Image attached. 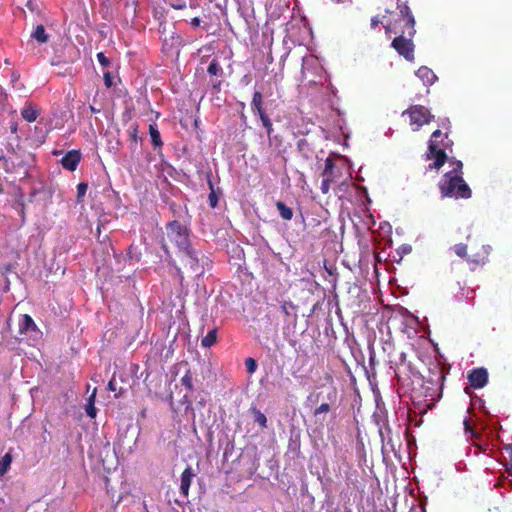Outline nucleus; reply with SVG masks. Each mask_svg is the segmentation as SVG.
<instances>
[{
  "label": "nucleus",
  "mask_w": 512,
  "mask_h": 512,
  "mask_svg": "<svg viewBox=\"0 0 512 512\" xmlns=\"http://www.w3.org/2000/svg\"><path fill=\"white\" fill-rule=\"evenodd\" d=\"M209 201H210V205H211L212 207H215V206H216V204H217V197L214 195V193H211V194L209 195Z\"/></svg>",
  "instance_id": "25"
},
{
  "label": "nucleus",
  "mask_w": 512,
  "mask_h": 512,
  "mask_svg": "<svg viewBox=\"0 0 512 512\" xmlns=\"http://www.w3.org/2000/svg\"><path fill=\"white\" fill-rule=\"evenodd\" d=\"M105 83L108 87L111 85V80L108 75H105Z\"/></svg>",
  "instance_id": "29"
},
{
  "label": "nucleus",
  "mask_w": 512,
  "mask_h": 512,
  "mask_svg": "<svg viewBox=\"0 0 512 512\" xmlns=\"http://www.w3.org/2000/svg\"><path fill=\"white\" fill-rule=\"evenodd\" d=\"M97 60L102 66H107L109 64L108 58L102 52L97 54Z\"/></svg>",
  "instance_id": "21"
},
{
  "label": "nucleus",
  "mask_w": 512,
  "mask_h": 512,
  "mask_svg": "<svg viewBox=\"0 0 512 512\" xmlns=\"http://www.w3.org/2000/svg\"><path fill=\"white\" fill-rule=\"evenodd\" d=\"M131 137L134 141H137V134H136V129L133 130L132 134H131Z\"/></svg>",
  "instance_id": "30"
},
{
  "label": "nucleus",
  "mask_w": 512,
  "mask_h": 512,
  "mask_svg": "<svg viewBox=\"0 0 512 512\" xmlns=\"http://www.w3.org/2000/svg\"><path fill=\"white\" fill-rule=\"evenodd\" d=\"M167 2L169 3V5L172 8L178 9V10L184 9L187 6L186 0H167Z\"/></svg>",
  "instance_id": "19"
},
{
  "label": "nucleus",
  "mask_w": 512,
  "mask_h": 512,
  "mask_svg": "<svg viewBox=\"0 0 512 512\" xmlns=\"http://www.w3.org/2000/svg\"><path fill=\"white\" fill-rule=\"evenodd\" d=\"M90 109H91V111H92L93 113H98V112H100V109H96L94 106H91V107H90Z\"/></svg>",
  "instance_id": "31"
},
{
  "label": "nucleus",
  "mask_w": 512,
  "mask_h": 512,
  "mask_svg": "<svg viewBox=\"0 0 512 512\" xmlns=\"http://www.w3.org/2000/svg\"><path fill=\"white\" fill-rule=\"evenodd\" d=\"M181 384L185 386L188 390L193 389L192 384V377L189 372H187L182 378H181Z\"/></svg>",
  "instance_id": "20"
},
{
  "label": "nucleus",
  "mask_w": 512,
  "mask_h": 512,
  "mask_svg": "<svg viewBox=\"0 0 512 512\" xmlns=\"http://www.w3.org/2000/svg\"><path fill=\"white\" fill-rule=\"evenodd\" d=\"M166 235L168 239L175 244L179 253H183L192 248L190 243V230L186 225L173 220L166 224Z\"/></svg>",
  "instance_id": "1"
},
{
  "label": "nucleus",
  "mask_w": 512,
  "mask_h": 512,
  "mask_svg": "<svg viewBox=\"0 0 512 512\" xmlns=\"http://www.w3.org/2000/svg\"><path fill=\"white\" fill-rule=\"evenodd\" d=\"M195 473L191 467H187L181 475L180 491L184 496H188L192 478Z\"/></svg>",
  "instance_id": "5"
},
{
  "label": "nucleus",
  "mask_w": 512,
  "mask_h": 512,
  "mask_svg": "<svg viewBox=\"0 0 512 512\" xmlns=\"http://www.w3.org/2000/svg\"><path fill=\"white\" fill-rule=\"evenodd\" d=\"M245 367L248 373L252 374L257 369V363L253 358L245 359Z\"/></svg>",
  "instance_id": "18"
},
{
  "label": "nucleus",
  "mask_w": 512,
  "mask_h": 512,
  "mask_svg": "<svg viewBox=\"0 0 512 512\" xmlns=\"http://www.w3.org/2000/svg\"><path fill=\"white\" fill-rule=\"evenodd\" d=\"M12 462V457L9 453L0 458V477L6 474Z\"/></svg>",
  "instance_id": "14"
},
{
  "label": "nucleus",
  "mask_w": 512,
  "mask_h": 512,
  "mask_svg": "<svg viewBox=\"0 0 512 512\" xmlns=\"http://www.w3.org/2000/svg\"><path fill=\"white\" fill-rule=\"evenodd\" d=\"M16 130H17V127H16V126H12V127H11V131H12V132H16Z\"/></svg>",
  "instance_id": "33"
},
{
  "label": "nucleus",
  "mask_w": 512,
  "mask_h": 512,
  "mask_svg": "<svg viewBox=\"0 0 512 512\" xmlns=\"http://www.w3.org/2000/svg\"><path fill=\"white\" fill-rule=\"evenodd\" d=\"M107 389H108L109 391H112V392H115V391L117 390V388H116V384H115V382H114V380H113V379L109 381V383H108V385H107Z\"/></svg>",
  "instance_id": "26"
},
{
  "label": "nucleus",
  "mask_w": 512,
  "mask_h": 512,
  "mask_svg": "<svg viewBox=\"0 0 512 512\" xmlns=\"http://www.w3.org/2000/svg\"><path fill=\"white\" fill-rule=\"evenodd\" d=\"M176 269H177V274H178V276H179V279H180V281L182 282V280H183V278H184V277H183V272L181 271V269H180L179 267H176Z\"/></svg>",
  "instance_id": "28"
},
{
  "label": "nucleus",
  "mask_w": 512,
  "mask_h": 512,
  "mask_svg": "<svg viewBox=\"0 0 512 512\" xmlns=\"http://www.w3.org/2000/svg\"><path fill=\"white\" fill-rule=\"evenodd\" d=\"M61 152L60 151H54L53 154L55 155H59Z\"/></svg>",
  "instance_id": "36"
},
{
  "label": "nucleus",
  "mask_w": 512,
  "mask_h": 512,
  "mask_svg": "<svg viewBox=\"0 0 512 512\" xmlns=\"http://www.w3.org/2000/svg\"><path fill=\"white\" fill-rule=\"evenodd\" d=\"M31 37L39 43H46L49 40V35L45 32V28L41 24L35 27Z\"/></svg>",
  "instance_id": "8"
},
{
  "label": "nucleus",
  "mask_w": 512,
  "mask_h": 512,
  "mask_svg": "<svg viewBox=\"0 0 512 512\" xmlns=\"http://www.w3.org/2000/svg\"><path fill=\"white\" fill-rule=\"evenodd\" d=\"M210 84L213 88V90H215L216 92L220 91V87H221V84H222V81L219 80V79H212L210 81Z\"/></svg>",
  "instance_id": "22"
},
{
  "label": "nucleus",
  "mask_w": 512,
  "mask_h": 512,
  "mask_svg": "<svg viewBox=\"0 0 512 512\" xmlns=\"http://www.w3.org/2000/svg\"><path fill=\"white\" fill-rule=\"evenodd\" d=\"M96 393H97V388H94V390L92 391L91 395L89 396V398L87 400V404L85 405L86 414L90 418H95L97 415V409L95 407Z\"/></svg>",
  "instance_id": "7"
},
{
  "label": "nucleus",
  "mask_w": 512,
  "mask_h": 512,
  "mask_svg": "<svg viewBox=\"0 0 512 512\" xmlns=\"http://www.w3.org/2000/svg\"><path fill=\"white\" fill-rule=\"evenodd\" d=\"M162 249H163V251H164V252H165V254H166L167 261H168L169 263H172V262H173L172 255H171V253H170V251H169V249H168V247H167L166 243H164V242L162 243Z\"/></svg>",
  "instance_id": "23"
},
{
  "label": "nucleus",
  "mask_w": 512,
  "mask_h": 512,
  "mask_svg": "<svg viewBox=\"0 0 512 512\" xmlns=\"http://www.w3.org/2000/svg\"><path fill=\"white\" fill-rule=\"evenodd\" d=\"M277 210L284 220H291L293 217V211L291 208L286 206L283 202L278 201L276 203Z\"/></svg>",
  "instance_id": "11"
},
{
  "label": "nucleus",
  "mask_w": 512,
  "mask_h": 512,
  "mask_svg": "<svg viewBox=\"0 0 512 512\" xmlns=\"http://www.w3.org/2000/svg\"><path fill=\"white\" fill-rule=\"evenodd\" d=\"M319 412H320V408H316L314 411L315 414H318Z\"/></svg>",
  "instance_id": "34"
},
{
  "label": "nucleus",
  "mask_w": 512,
  "mask_h": 512,
  "mask_svg": "<svg viewBox=\"0 0 512 512\" xmlns=\"http://www.w3.org/2000/svg\"><path fill=\"white\" fill-rule=\"evenodd\" d=\"M251 109L254 112H257L259 115H261V112L263 111L262 108V94L259 91H255L253 94V99L251 102Z\"/></svg>",
  "instance_id": "9"
},
{
  "label": "nucleus",
  "mask_w": 512,
  "mask_h": 512,
  "mask_svg": "<svg viewBox=\"0 0 512 512\" xmlns=\"http://www.w3.org/2000/svg\"><path fill=\"white\" fill-rule=\"evenodd\" d=\"M216 340H217V329L214 328V329L210 330L205 337L202 338L201 345L203 347L209 348L216 343Z\"/></svg>",
  "instance_id": "12"
},
{
  "label": "nucleus",
  "mask_w": 512,
  "mask_h": 512,
  "mask_svg": "<svg viewBox=\"0 0 512 512\" xmlns=\"http://www.w3.org/2000/svg\"><path fill=\"white\" fill-rule=\"evenodd\" d=\"M88 189V185L86 183H79L77 185V201H83V197L85 196Z\"/></svg>",
  "instance_id": "16"
},
{
  "label": "nucleus",
  "mask_w": 512,
  "mask_h": 512,
  "mask_svg": "<svg viewBox=\"0 0 512 512\" xmlns=\"http://www.w3.org/2000/svg\"><path fill=\"white\" fill-rule=\"evenodd\" d=\"M286 314H288V309L285 306L282 307Z\"/></svg>",
  "instance_id": "35"
},
{
  "label": "nucleus",
  "mask_w": 512,
  "mask_h": 512,
  "mask_svg": "<svg viewBox=\"0 0 512 512\" xmlns=\"http://www.w3.org/2000/svg\"><path fill=\"white\" fill-rule=\"evenodd\" d=\"M308 62H309V59H308V58H307V59H304L303 69H305V68H306V65L308 64Z\"/></svg>",
  "instance_id": "32"
},
{
  "label": "nucleus",
  "mask_w": 512,
  "mask_h": 512,
  "mask_svg": "<svg viewBox=\"0 0 512 512\" xmlns=\"http://www.w3.org/2000/svg\"><path fill=\"white\" fill-rule=\"evenodd\" d=\"M183 256L187 258L188 265L192 272L201 275L203 271L200 269V259L199 253L193 247L188 249L187 251L181 253Z\"/></svg>",
  "instance_id": "4"
},
{
  "label": "nucleus",
  "mask_w": 512,
  "mask_h": 512,
  "mask_svg": "<svg viewBox=\"0 0 512 512\" xmlns=\"http://www.w3.org/2000/svg\"><path fill=\"white\" fill-rule=\"evenodd\" d=\"M81 160V153L78 150H71L68 151L61 159L62 166L69 170L74 171L76 170L79 162Z\"/></svg>",
  "instance_id": "3"
},
{
  "label": "nucleus",
  "mask_w": 512,
  "mask_h": 512,
  "mask_svg": "<svg viewBox=\"0 0 512 512\" xmlns=\"http://www.w3.org/2000/svg\"><path fill=\"white\" fill-rule=\"evenodd\" d=\"M149 134L151 138V142L155 148L162 146V140L160 136V132L158 131L156 125H150L149 126Z\"/></svg>",
  "instance_id": "10"
},
{
  "label": "nucleus",
  "mask_w": 512,
  "mask_h": 512,
  "mask_svg": "<svg viewBox=\"0 0 512 512\" xmlns=\"http://www.w3.org/2000/svg\"><path fill=\"white\" fill-rule=\"evenodd\" d=\"M27 7L32 12H35L38 9L37 3H35L33 0H28Z\"/></svg>",
  "instance_id": "24"
},
{
  "label": "nucleus",
  "mask_w": 512,
  "mask_h": 512,
  "mask_svg": "<svg viewBox=\"0 0 512 512\" xmlns=\"http://www.w3.org/2000/svg\"><path fill=\"white\" fill-rule=\"evenodd\" d=\"M21 116L28 122H34L39 116V110L32 103H28L21 110Z\"/></svg>",
  "instance_id": "6"
},
{
  "label": "nucleus",
  "mask_w": 512,
  "mask_h": 512,
  "mask_svg": "<svg viewBox=\"0 0 512 512\" xmlns=\"http://www.w3.org/2000/svg\"><path fill=\"white\" fill-rule=\"evenodd\" d=\"M201 23V19L199 17H194L192 20H191V25L193 27H198Z\"/></svg>",
  "instance_id": "27"
},
{
  "label": "nucleus",
  "mask_w": 512,
  "mask_h": 512,
  "mask_svg": "<svg viewBox=\"0 0 512 512\" xmlns=\"http://www.w3.org/2000/svg\"><path fill=\"white\" fill-rule=\"evenodd\" d=\"M254 414H255V422L258 423L261 427L265 428L267 425V418L266 416L258 411V410H255L254 411Z\"/></svg>",
  "instance_id": "17"
},
{
  "label": "nucleus",
  "mask_w": 512,
  "mask_h": 512,
  "mask_svg": "<svg viewBox=\"0 0 512 512\" xmlns=\"http://www.w3.org/2000/svg\"><path fill=\"white\" fill-rule=\"evenodd\" d=\"M207 72L212 75V76H223V68L220 66L219 62L216 60V59H213L208 68H207Z\"/></svg>",
  "instance_id": "13"
},
{
  "label": "nucleus",
  "mask_w": 512,
  "mask_h": 512,
  "mask_svg": "<svg viewBox=\"0 0 512 512\" xmlns=\"http://www.w3.org/2000/svg\"><path fill=\"white\" fill-rule=\"evenodd\" d=\"M261 122L263 126L266 128L267 135L270 136L273 129H272V123L270 119L267 117V115L264 112H261V115H259Z\"/></svg>",
  "instance_id": "15"
},
{
  "label": "nucleus",
  "mask_w": 512,
  "mask_h": 512,
  "mask_svg": "<svg viewBox=\"0 0 512 512\" xmlns=\"http://www.w3.org/2000/svg\"><path fill=\"white\" fill-rule=\"evenodd\" d=\"M18 335L16 338L19 341L23 340H36L41 336L40 330L37 328L33 319L27 315H21L18 320Z\"/></svg>",
  "instance_id": "2"
}]
</instances>
